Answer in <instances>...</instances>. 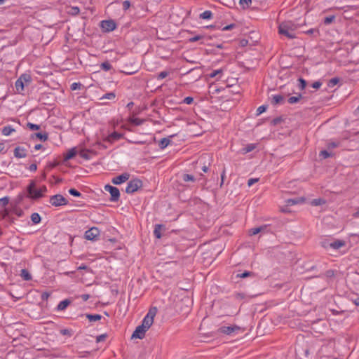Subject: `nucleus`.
<instances>
[{
    "instance_id": "nucleus-1",
    "label": "nucleus",
    "mask_w": 359,
    "mask_h": 359,
    "mask_svg": "<svg viewBox=\"0 0 359 359\" xmlns=\"http://www.w3.org/2000/svg\"><path fill=\"white\" fill-rule=\"evenodd\" d=\"M27 195L25 194H19L17 197V203L20 204L25 198H29L32 200H37L43 196L40 194V191L36 188V184L34 181H31L27 187Z\"/></svg>"
},
{
    "instance_id": "nucleus-2",
    "label": "nucleus",
    "mask_w": 359,
    "mask_h": 359,
    "mask_svg": "<svg viewBox=\"0 0 359 359\" xmlns=\"http://www.w3.org/2000/svg\"><path fill=\"white\" fill-rule=\"evenodd\" d=\"M295 29L296 25L291 21L283 22L278 26V33L290 39L296 38Z\"/></svg>"
},
{
    "instance_id": "nucleus-3",
    "label": "nucleus",
    "mask_w": 359,
    "mask_h": 359,
    "mask_svg": "<svg viewBox=\"0 0 359 359\" xmlns=\"http://www.w3.org/2000/svg\"><path fill=\"white\" fill-rule=\"evenodd\" d=\"M156 313H157L156 307H152L149 310L147 314L144 318L141 325L147 330H148L150 328V327L151 326V325L153 324L154 318L155 316L156 315Z\"/></svg>"
},
{
    "instance_id": "nucleus-4",
    "label": "nucleus",
    "mask_w": 359,
    "mask_h": 359,
    "mask_svg": "<svg viewBox=\"0 0 359 359\" xmlns=\"http://www.w3.org/2000/svg\"><path fill=\"white\" fill-rule=\"evenodd\" d=\"M142 181L140 179H133L128 182V185L126 188V192L127 194H133L137 191L140 188L142 187Z\"/></svg>"
},
{
    "instance_id": "nucleus-5",
    "label": "nucleus",
    "mask_w": 359,
    "mask_h": 359,
    "mask_svg": "<svg viewBox=\"0 0 359 359\" xmlns=\"http://www.w3.org/2000/svg\"><path fill=\"white\" fill-rule=\"evenodd\" d=\"M49 201L55 207L65 205L68 203V201L61 194L52 196Z\"/></svg>"
},
{
    "instance_id": "nucleus-6",
    "label": "nucleus",
    "mask_w": 359,
    "mask_h": 359,
    "mask_svg": "<svg viewBox=\"0 0 359 359\" xmlns=\"http://www.w3.org/2000/svg\"><path fill=\"white\" fill-rule=\"evenodd\" d=\"M104 189L110 193V201L112 202H117L120 198V191L117 187L107 184L104 186Z\"/></svg>"
},
{
    "instance_id": "nucleus-7",
    "label": "nucleus",
    "mask_w": 359,
    "mask_h": 359,
    "mask_svg": "<svg viewBox=\"0 0 359 359\" xmlns=\"http://www.w3.org/2000/svg\"><path fill=\"white\" fill-rule=\"evenodd\" d=\"M100 236V231L97 227H92L85 232L84 238L89 241H96Z\"/></svg>"
},
{
    "instance_id": "nucleus-8",
    "label": "nucleus",
    "mask_w": 359,
    "mask_h": 359,
    "mask_svg": "<svg viewBox=\"0 0 359 359\" xmlns=\"http://www.w3.org/2000/svg\"><path fill=\"white\" fill-rule=\"evenodd\" d=\"M241 330V328L236 325L231 326H222L217 330V332L231 335L236 332L240 331Z\"/></svg>"
},
{
    "instance_id": "nucleus-9",
    "label": "nucleus",
    "mask_w": 359,
    "mask_h": 359,
    "mask_svg": "<svg viewBox=\"0 0 359 359\" xmlns=\"http://www.w3.org/2000/svg\"><path fill=\"white\" fill-rule=\"evenodd\" d=\"M100 27L104 32H109L116 28V24L113 20H106L101 21Z\"/></svg>"
},
{
    "instance_id": "nucleus-10",
    "label": "nucleus",
    "mask_w": 359,
    "mask_h": 359,
    "mask_svg": "<svg viewBox=\"0 0 359 359\" xmlns=\"http://www.w3.org/2000/svg\"><path fill=\"white\" fill-rule=\"evenodd\" d=\"M147 331V330L145 328H144V327L142 325H138L135 328V330L133 332L131 338L132 339L135 338V339H143L144 337L145 332Z\"/></svg>"
},
{
    "instance_id": "nucleus-11",
    "label": "nucleus",
    "mask_w": 359,
    "mask_h": 359,
    "mask_svg": "<svg viewBox=\"0 0 359 359\" xmlns=\"http://www.w3.org/2000/svg\"><path fill=\"white\" fill-rule=\"evenodd\" d=\"M129 177H130V174L128 172H124L118 176L114 177L111 180V182L114 184H121L126 182L127 180H128Z\"/></svg>"
},
{
    "instance_id": "nucleus-12",
    "label": "nucleus",
    "mask_w": 359,
    "mask_h": 359,
    "mask_svg": "<svg viewBox=\"0 0 359 359\" xmlns=\"http://www.w3.org/2000/svg\"><path fill=\"white\" fill-rule=\"evenodd\" d=\"M122 137L123 135L121 133L114 131L105 137L103 141L112 144L114 142L118 140Z\"/></svg>"
},
{
    "instance_id": "nucleus-13",
    "label": "nucleus",
    "mask_w": 359,
    "mask_h": 359,
    "mask_svg": "<svg viewBox=\"0 0 359 359\" xmlns=\"http://www.w3.org/2000/svg\"><path fill=\"white\" fill-rule=\"evenodd\" d=\"M13 154L14 156L18 158H25L27 156V149L22 147H16L14 149Z\"/></svg>"
},
{
    "instance_id": "nucleus-14",
    "label": "nucleus",
    "mask_w": 359,
    "mask_h": 359,
    "mask_svg": "<svg viewBox=\"0 0 359 359\" xmlns=\"http://www.w3.org/2000/svg\"><path fill=\"white\" fill-rule=\"evenodd\" d=\"M284 102V97L281 95H274L271 97V103L273 105L281 104Z\"/></svg>"
},
{
    "instance_id": "nucleus-15",
    "label": "nucleus",
    "mask_w": 359,
    "mask_h": 359,
    "mask_svg": "<svg viewBox=\"0 0 359 359\" xmlns=\"http://www.w3.org/2000/svg\"><path fill=\"white\" fill-rule=\"evenodd\" d=\"M346 245V242L342 240H336L333 242H331L330 244H329L330 248L334 249V250H338L341 247H344Z\"/></svg>"
},
{
    "instance_id": "nucleus-16",
    "label": "nucleus",
    "mask_w": 359,
    "mask_h": 359,
    "mask_svg": "<svg viewBox=\"0 0 359 359\" xmlns=\"http://www.w3.org/2000/svg\"><path fill=\"white\" fill-rule=\"evenodd\" d=\"M165 230V226L163 224H156L154 226V234L156 238H161L162 237L161 231Z\"/></svg>"
},
{
    "instance_id": "nucleus-17",
    "label": "nucleus",
    "mask_w": 359,
    "mask_h": 359,
    "mask_svg": "<svg viewBox=\"0 0 359 359\" xmlns=\"http://www.w3.org/2000/svg\"><path fill=\"white\" fill-rule=\"evenodd\" d=\"M79 154L81 158L86 159V160H89L90 158V156L89 155V154L95 155L96 152L93 150H89V149H81V150H80Z\"/></svg>"
},
{
    "instance_id": "nucleus-18",
    "label": "nucleus",
    "mask_w": 359,
    "mask_h": 359,
    "mask_svg": "<svg viewBox=\"0 0 359 359\" xmlns=\"http://www.w3.org/2000/svg\"><path fill=\"white\" fill-rule=\"evenodd\" d=\"M72 303L71 300L69 299H65L61 301L57 306V309L58 311H64L67 309V307L70 305Z\"/></svg>"
},
{
    "instance_id": "nucleus-19",
    "label": "nucleus",
    "mask_w": 359,
    "mask_h": 359,
    "mask_svg": "<svg viewBox=\"0 0 359 359\" xmlns=\"http://www.w3.org/2000/svg\"><path fill=\"white\" fill-rule=\"evenodd\" d=\"M77 154V151L76 148H72L69 149L67 154L64 156V161H67L72 158H73Z\"/></svg>"
},
{
    "instance_id": "nucleus-20",
    "label": "nucleus",
    "mask_w": 359,
    "mask_h": 359,
    "mask_svg": "<svg viewBox=\"0 0 359 359\" xmlns=\"http://www.w3.org/2000/svg\"><path fill=\"white\" fill-rule=\"evenodd\" d=\"M171 141L169 137L162 138L158 144L160 149H163L170 144Z\"/></svg>"
},
{
    "instance_id": "nucleus-21",
    "label": "nucleus",
    "mask_w": 359,
    "mask_h": 359,
    "mask_svg": "<svg viewBox=\"0 0 359 359\" xmlns=\"http://www.w3.org/2000/svg\"><path fill=\"white\" fill-rule=\"evenodd\" d=\"M24 86H25L24 83L21 81V79H18L15 83V87L16 91L18 93H22V92L24 90Z\"/></svg>"
},
{
    "instance_id": "nucleus-22",
    "label": "nucleus",
    "mask_w": 359,
    "mask_h": 359,
    "mask_svg": "<svg viewBox=\"0 0 359 359\" xmlns=\"http://www.w3.org/2000/svg\"><path fill=\"white\" fill-rule=\"evenodd\" d=\"M86 318L90 322H95L101 320L102 316L100 314H86Z\"/></svg>"
},
{
    "instance_id": "nucleus-23",
    "label": "nucleus",
    "mask_w": 359,
    "mask_h": 359,
    "mask_svg": "<svg viewBox=\"0 0 359 359\" xmlns=\"http://www.w3.org/2000/svg\"><path fill=\"white\" fill-rule=\"evenodd\" d=\"M15 129L11 126H4L1 130L2 135L7 136L9 135L12 132H14Z\"/></svg>"
},
{
    "instance_id": "nucleus-24",
    "label": "nucleus",
    "mask_w": 359,
    "mask_h": 359,
    "mask_svg": "<svg viewBox=\"0 0 359 359\" xmlns=\"http://www.w3.org/2000/svg\"><path fill=\"white\" fill-rule=\"evenodd\" d=\"M20 276L25 280H32V276L29 272L27 269H22L20 273Z\"/></svg>"
},
{
    "instance_id": "nucleus-25",
    "label": "nucleus",
    "mask_w": 359,
    "mask_h": 359,
    "mask_svg": "<svg viewBox=\"0 0 359 359\" xmlns=\"http://www.w3.org/2000/svg\"><path fill=\"white\" fill-rule=\"evenodd\" d=\"M31 220L34 224H37L40 223L41 218L39 214L37 212H34L31 215Z\"/></svg>"
},
{
    "instance_id": "nucleus-26",
    "label": "nucleus",
    "mask_w": 359,
    "mask_h": 359,
    "mask_svg": "<svg viewBox=\"0 0 359 359\" xmlns=\"http://www.w3.org/2000/svg\"><path fill=\"white\" fill-rule=\"evenodd\" d=\"M212 13L210 11H205L201 14H200V18L204 19V20H209L212 18Z\"/></svg>"
},
{
    "instance_id": "nucleus-27",
    "label": "nucleus",
    "mask_w": 359,
    "mask_h": 359,
    "mask_svg": "<svg viewBox=\"0 0 359 359\" xmlns=\"http://www.w3.org/2000/svg\"><path fill=\"white\" fill-rule=\"evenodd\" d=\"M326 203V201L322 198H316V199H313L311 202V204L313 206H318V205H323Z\"/></svg>"
},
{
    "instance_id": "nucleus-28",
    "label": "nucleus",
    "mask_w": 359,
    "mask_h": 359,
    "mask_svg": "<svg viewBox=\"0 0 359 359\" xmlns=\"http://www.w3.org/2000/svg\"><path fill=\"white\" fill-rule=\"evenodd\" d=\"M349 299L355 305L359 306V295L357 294H351L349 295Z\"/></svg>"
},
{
    "instance_id": "nucleus-29",
    "label": "nucleus",
    "mask_w": 359,
    "mask_h": 359,
    "mask_svg": "<svg viewBox=\"0 0 359 359\" xmlns=\"http://www.w3.org/2000/svg\"><path fill=\"white\" fill-rule=\"evenodd\" d=\"M34 135L41 141H46L48 138V134L47 133H36Z\"/></svg>"
},
{
    "instance_id": "nucleus-30",
    "label": "nucleus",
    "mask_w": 359,
    "mask_h": 359,
    "mask_svg": "<svg viewBox=\"0 0 359 359\" xmlns=\"http://www.w3.org/2000/svg\"><path fill=\"white\" fill-rule=\"evenodd\" d=\"M255 149V144H248L245 147L242 149V153L243 154H247L252 151H253Z\"/></svg>"
},
{
    "instance_id": "nucleus-31",
    "label": "nucleus",
    "mask_w": 359,
    "mask_h": 359,
    "mask_svg": "<svg viewBox=\"0 0 359 359\" xmlns=\"http://www.w3.org/2000/svg\"><path fill=\"white\" fill-rule=\"evenodd\" d=\"M302 97V95L301 94H298L297 96H292L290 97L287 100V102L290 104H294L299 101V100Z\"/></svg>"
},
{
    "instance_id": "nucleus-32",
    "label": "nucleus",
    "mask_w": 359,
    "mask_h": 359,
    "mask_svg": "<svg viewBox=\"0 0 359 359\" xmlns=\"http://www.w3.org/2000/svg\"><path fill=\"white\" fill-rule=\"evenodd\" d=\"M254 276L253 272L245 271L243 273H238L236 275V277L240 278H248L250 276Z\"/></svg>"
},
{
    "instance_id": "nucleus-33",
    "label": "nucleus",
    "mask_w": 359,
    "mask_h": 359,
    "mask_svg": "<svg viewBox=\"0 0 359 359\" xmlns=\"http://www.w3.org/2000/svg\"><path fill=\"white\" fill-rule=\"evenodd\" d=\"M116 97V94L114 92H110L104 94L102 97H100V100H103L104 99L107 100H114Z\"/></svg>"
},
{
    "instance_id": "nucleus-34",
    "label": "nucleus",
    "mask_w": 359,
    "mask_h": 359,
    "mask_svg": "<svg viewBox=\"0 0 359 359\" xmlns=\"http://www.w3.org/2000/svg\"><path fill=\"white\" fill-rule=\"evenodd\" d=\"M264 228V226H259V227L251 229L249 231V233L250 236L256 235V234L259 233V232H261Z\"/></svg>"
},
{
    "instance_id": "nucleus-35",
    "label": "nucleus",
    "mask_w": 359,
    "mask_h": 359,
    "mask_svg": "<svg viewBox=\"0 0 359 359\" xmlns=\"http://www.w3.org/2000/svg\"><path fill=\"white\" fill-rule=\"evenodd\" d=\"M101 68L102 70L107 72L111 69L112 66L108 61H105L101 64Z\"/></svg>"
},
{
    "instance_id": "nucleus-36",
    "label": "nucleus",
    "mask_w": 359,
    "mask_h": 359,
    "mask_svg": "<svg viewBox=\"0 0 359 359\" xmlns=\"http://www.w3.org/2000/svg\"><path fill=\"white\" fill-rule=\"evenodd\" d=\"M299 201H304L303 198H292L287 201V205H293L299 203Z\"/></svg>"
},
{
    "instance_id": "nucleus-37",
    "label": "nucleus",
    "mask_w": 359,
    "mask_h": 359,
    "mask_svg": "<svg viewBox=\"0 0 359 359\" xmlns=\"http://www.w3.org/2000/svg\"><path fill=\"white\" fill-rule=\"evenodd\" d=\"M334 20H335V15H329L324 18L323 22L325 25H330L332 22H333Z\"/></svg>"
},
{
    "instance_id": "nucleus-38",
    "label": "nucleus",
    "mask_w": 359,
    "mask_h": 359,
    "mask_svg": "<svg viewBox=\"0 0 359 359\" xmlns=\"http://www.w3.org/2000/svg\"><path fill=\"white\" fill-rule=\"evenodd\" d=\"M18 79H21V81L25 83H29L31 81V76L28 74H22L21 75Z\"/></svg>"
},
{
    "instance_id": "nucleus-39",
    "label": "nucleus",
    "mask_w": 359,
    "mask_h": 359,
    "mask_svg": "<svg viewBox=\"0 0 359 359\" xmlns=\"http://www.w3.org/2000/svg\"><path fill=\"white\" fill-rule=\"evenodd\" d=\"M339 82V79L337 77H334L331 79L328 82V86L330 88L334 87L335 85H337Z\"/></svg>"
},
{
    "instance_id": "nucleus-40",
    "label": "nucleus",
    "mask_w": 359,
    "mask_h": 359,
    "mask_svg": "<svg viewBox=\"0 0 359 359\" xmlns=\"http://www.w3.org/2000/svg\"><path fill=\"white\" fill-rule=\"evenodd\" d=\"M298 81H299V88L300 90H304L306 85H307V82L305 79H302V78H299L298 79Z\"/></svg>"
},
{
    "instance_id": "nucleus-41",
    "label": "nucleus",
    "mask_w": 359,
    "mask_h": 359,
    "mask_svg": "<svg viewBox=\"0 0 359 359\" xmlns=\"http://www.w3.org/2000/svg\"><path fill=\"white\" fill-rule=\"evenodd\" d=\"M320 156L323 157V158L325 159V158H327L329 157H332V153H330L328 152L326 150H323L320 152V154H319Z\"/></svg>"
},
{
    "instance_id": "nucleus-42",
    "label": "nucleus",
    "mask_w": 359,
    "mask_h": 359,
    "mask_svg": "<svg viewBox=\"0 0 359 359\" xmlns=\"http://www.w3.org/2000/svg\"><path fill=\"white\" fill-rule=\"evenodd\" d=\"M182 179L184 182H189V181H195V178L192 175L189 174H184L182 176Z\"/></svg>"
},
{
    "instance_id": "nucleus-43",
    "label": "nucleus",
    "mask_w": 359,
    "mask_h": 359,
    "mask_svg": "<svg viewBox=\"0 0 359 359\" xmlns=\"http://www.w3.org/2000/svg\"><path fill=\"white\" fill-rule=\"evenodd\" d=\"M9 203V198L8 196L0 198V206L5 207Z\"/></svg>"
},
{
    "instance_id": "nucleus-44",
    "label": "nucleus",
    "mask_w": 359,
    "mask_h": 359,
    "mask_svg": "<svg viewBox=\"0 0 359 359\" xmlns=\"http://www.w3.org/2000/svg\"><path fill=\"white\" fill-rule=\"evenodd\" d=\"M252 0H240V4L243 6V8H248L251 4Z\"/></svg>"
},
{
    "instance_id": "nucleus-45",
    "label": "nucleus",
    "mask_w": 359,
    "mask_h": 359,
    "mask_svg": "<svg viewBox=\"0 0 359 359\" xmlns=\"http://www.w3.org/2000/svg\"><path fill=\"white\" fill-rule=\"evenodd\" d=\"M283 121V119L281 116H278V117H276L275 118H273L271 122V124L272 126H277L278 124L280 123L281 122Z\"/></svg>"
},
{
    "instance_id": "nucleus-46",
    "label": "nucleus",
    "mask_w": 359,
    "mask_h": 359,
    "mask_svg": "<svg viewBox=\"0 0 359 359\" xmlns=\"http://www.w3.org/2000/svg\"><path fill=\"white\" fill-rule=\"evenodd\" d=\"M130 122L135 126H140L143 123L144 120L139 118H133L130 120Z\"/></svg>"
},
{
    "instance_id": "nucleus-47",
    "label": "nucleus",
    "mask_w": 359,
    "mask_h": 359,
    "mask_svg": "<svg viewBox=\"0 0 359 359\" xmlns=\"http://www.w3.org/2000/svg\"><path fill=\"white\" fill-rule=\"evenodd\" d=\"M27 128H29L32 130H37L40 129V126L39 125H36V124L32 123H28L27 124Z\"/></svg>"
},
{
    "instance_id": "nucleus-48",
    "label": "nucleus",
    "mask_w": 359,
    "mask_h": 359,
    "mask_svg": "<svg viewBox=\"0 0 359 359\" xmlns=\"http://www.w3.org/2000/svg\"><path fill=\"white\" fill-rule=\"evenodd\" d=\"M69 193L74 196L79 197L81 195V194L76 189L72 188L69 190Z\"/></svg>"
},
{
    "instance_id": "nucleus-49",
    "label": "nucleus",
    "mask_w": 359,
    "mask_h": 359,
    "mask_svg": "<svg viewBox=\"0 0 359 359\" xmlns=\"http://www.w3.org/2000/svg\"><path fill=\"white\" fill-rule=\"evenodd\" d=\"M267 109V106L266 105H262L260 107H258V109H257V115H260L261 114L264 113V111H266Z\"/></svg>"
},
{
    "instance_id": "nucleus-50",
    "label": "nucleus",
    "mask_w": 359,
    "mask_h": 359,
    "mask_svg": "<svg viewBox=\"0 0 359 359\" xmlns=\"http://www.w3.org/2000/svg\"><path fill=\"white\" fill-rule=\"evenodd\" d=\"M81 83H79V82H75V83H73L72 85H71V90H78V89H80L81 87Z\"/></svg>"
},
{
    "instance_id": "nucleus-51",
    "label": "nucleus",
    "mask_w": 359,
    "mask_h": 359,
    "mask_svg": "<svg viewBox=\"0 0 359 359\" xmlns=\"http://www.w3.org/2000/svg\"><path fill=\"white\" fill-rule=\"evenodd\" d=\"M205 36H203V35H196L194 37H191L189 39V42H196V41H198L202 39H203Z\"/></svg>"
},
{
    "instance_id": "nucleus-52",
    "label": "nucleus",
    "mask_w": 359,
    "mask_h": 359,
    "mask_svg": "<svg viewBox=\"0 0 359 359\" xmlns=\"http://www.w3.org/2000/svg\"><path fill=\"white\" fill-rule=\"evenodd\" d=\"M339 146V142H332L328 143L327 149L330 150V149H334L336 147H338Z\"/></svg>"
},
{
    "instance_id": "nucleus-53",
    "label": "nucleus",
    "mask_w": 359,
    "mask_h": 359,
    "mask_svg": "<svg viewBox=\"0 0 359 359\" xmlns=\"http://www.w3.org/2000/svg\"><path fill=\"white\" fill-rule=\"evenodd\" d=\"M170 72H166V71H163V72H161L158 76H157V79L159 80V79H163L165 77H167L168 75H169Z\"/></svg>"
},
{
    "instance_id": "nucleus-54",
    "label": "nucleus",
    "mask_w": 359,
    "mask_h": 359,
    "mask_svg": "<svg viewBox=\"0 0 359 359\" xmlns=\"http://www.w3.org/2000/svg\"><path fill=\"white\" fill-rule=\"evenodd\" d=\"M236 27V25L235 23H231L229 25H226L225 27H224L223 28H222V31H228V30H231L233 28H235Z\"/></svg>"
},
{
    "instance_id": "nucleus-55",
    "label": "nucleus",
    "mask_w": 359,
    "mask_h": 359,
    "mask_svg": "<svg viewBox=\"0 0 359 359\" xmlns=\"http://www.w3.org/2000/svg\"><path fill=\"white\" fill-rule=\"evenodd\" d=\"M107 334H102L101 335H99L96 338V341L97 343L98 342H101V341H104L105 340V339L107 338Z\"/></svg>"
},
{
    "instance_id": "nucleus-56",
    "label": "nucleus",
    "mask_w": 359,
    "mask_h": 359,
    "mask_svg": "<svg viewBox=\"0 0 359 359\" xmlns=\"http://www.w3.org/2000/svg\"><path fill=\"white\" fill-rule=\"evenodd\" d=\"M60 332L62 335H68V336L72 335V331L68 329H62V330H60Z\"/></svg>"
},
{
    "instance_id": "nucleus-57",
    "label": "nucleus",
    "mask_w": 359,
    "mask_h": 359,
    "mask_svg": "<svg viewBox=\"0 0 359 359\" xmlns=\"http://www.w3.org/2000/svg\"><path fill=\"white\" fill-rule=\"evenodd\" d=\"M325 276L327 278L334 277L335 276V271L334 270H332V269L327 270L325 272Z\"/></svg>"
},
{
    "instance_id": "nucleus-58",
    "label": "nucleus",
    "mask_w": 359,
    "mask_h": 359,
    "mask_svg": "<svg viewBox=\"0 0 359 359\" xmlns=\"http://www.w3.org/2000/svg\"><path fill=\"white\" fill-rule=\"evenodd\" d=\"M193 102H194V98L192 97H187L183 100V102L187 104H191Z\"/></svg>"
},
{
    "instance_id": "nucleus-59",
    "label": "nucleus",
    "mask_w": 359,
    "mask_h": 359,
    "mask_svg": "<svg viewBox=\"0 0 359 359\" xmlns=\"http://www.w3.org/2000/svg\"><path fill=\"white\" fill-rule=\"evenodd\" d=\"M130 6V2L128 0H126L123 2V10H128Z\"/></svg>"
},
{
    "instance_id": "nucleus-60",
    "label": "nucleus",
    "mask_w": 359,
    "mask_h": 359,
    "mask_svg": "<svg viewBox=\"0 0 359 359\" xmlns=\"http://www.w3.org/2000/svg\"><path fill=\"white\" fill-rule=\"evenodd\" d=\"M80 12V10L78 7H72L70 13L72 15H77Z\"/></svg>"
},
{
    "instance_id": "nucleus-61",
    "label": "nucleus",
    "mask_w": 359,
    "mask_h": 359,
    "mask_svg": "<svg viewBox=\"0 0 359 359\" xmlns=\"http://www.w3.org/2000/svg\"><path fill=\"white\" fill-rule=\"evenodd\" d=\"M259 181V179L258 178H250L248 180V185L249 187L252 186L253 184H255V182H257Z\"/></svg>"
},
{
    "instance_id": "nucleus-62",
    "label": "nucleus",
    "mask_w": 359,
    "mask_h": 359,
    "mask_svg": "<svg viewBox=\"0 0 359 359\" xmlns=\"http://www.w3.org/2000/svg\"><path fill=\"white\" fill-rule=\"evenodd\" d=\"M222 69H217V70H215L213 71L210 74V77L211 78H214L215 77L217 74H221L222 73Z\"/></svg>"
},
{
    "instance_id": "nucleus-63",
    "label": "nucleus",
    "mask_w": 359,
    "mask_h": 359,
    "mask_svg": "<svg viewBox=\"0 0 359 359\" xmlns=\"http://www.w3.org/2000/svg\"><path fill=\"white\" fill-rule=\"evenodd\" d=\"M322 85V83L320 81H316L314 82L311 86L313 88H316V89H318Z\"/></svg>"
},
{
    "instance_id": "nucleus-64",
    "label": "nucleus",
    "mask_w": 359,
    "mask_h": 359,
    "mask_svg": "<svg viewBox=\"0 0 359 359\" xmlns=\"http://www.w3.org/2000/svg\"><path fill=\"white\" fill-rule=\"evenodd\" d=\"M15 214L18 215V217H22L24 214L23 210L21 209H15Z\"/></svg>"
}]
</instances>
